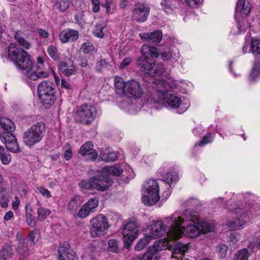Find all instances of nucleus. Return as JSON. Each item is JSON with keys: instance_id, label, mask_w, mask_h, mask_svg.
<instances>
[{"instance_id": "31", "label": "nucleus", "mask_w": 260, "mask_h": 260, "mask_svg": "<svg viewBox=\"0 0 260 260\" xmlns=\"http://www.w3.org/2000/svg\"><path fill=\"white\" fill-rule=\"evenodd\" d=\"M249 27V25L248 22L245 19H241L240 20H238L237 22V28L238 29V31H235L234 29H232L231 31V33L234 35H239L245 31Z\"/></svg>"}, {"instance_id": "30", "label": "nucleus", "mask_w": 260, "mask_h": 260, "mask_svg": "<svg viewBox=\"0 0 260 260\" xmlns=\"http://www.w3.org/2000/svg\"><path fill=\"white\" fill-rule=\"evenodd\" d=\"M72 250L68 243H63L60 244L58 249L59 259H66L67 256L69 255L68 254H69Z\"/></svg>"}, {"instance_id": "17", "label": "nucleus", "mask_w": 260, "mask_h": 260, "mask_svg": "<svg viewBox=\"0 0 260 260\" xmlns=\"http://www.w3.org/2000/svg\"><path fill=\"white\" fill-rule=\"evenodd\" d=\"M99 205V200L97 197H94L88 200L80 208L78 213V217L84 218L90 213L93 212Z\"/></svg>"}, {"instance_id": "36", "label": "nucleus", "mask_w": 260, "mask_h": 260, "mask_svg": "<svg viewBox=\"0 0 260 260\" xmlns=\"http://www.w3.org/2000/svg\"><path fill=\"white\" fill-rule=\"evenodd\" d=\"M47 51L49 56L53 60L57 61L60 59V53L56 46L53 45H49L47 49Z\"/></svg>"}, {"instance_id": "63", "label": "nucleus", "mask_w": 260, "mask_h": 260, "mask_svg": "<svg viewBox=\"0 0 260 260\" xmlns=\"http://www.w3.org/2000/svg\"><path fill=\"white\" fill-rule=\"evenodd\" d=\"M147 260H158V253L155 251L152 253H150L149 251H147Z\"/></svg>"}, {"instance_id": "22", "label": "nucleus", "mask_w": 260, "mask_h": 260, "mask_svg": "<svg viewBox=\"0 0 260 260\" xmlns=\"http://www.w3.org/2000/svg\"><path fill=\"white\" fill-rule=\"evenodd\" d=\"M188 249L187 244L178 243L175 244L173 249V254L174 257H176L177 260H189L188 258L184 257V254Z\"/></svg>"}, {"instance_id": "1", "label": "nucleus", "mask_w": 260, "mask_h": 260, "mask_svg": "<svg viewBox=\"0 0 260 260\" xmlns=\"http://www.w3.org/2000/svg\"><path fill=\"white\" fill-rule=\"evenodd\" d=\"M214 229L213 223L200 221L196 211L187 209L181 214L174 213L164 221H153L149 227L147 239L164 236L168 241H175L183 235L195 238Z\"/></svg>"}, {"instance_id": "34", "label": "nucleus", "mask_w": 260, "mask_h": 260, "mask_svg": "<svg viewBox=\"0 0 260 260\" xmlns=\"http://www.w3.org/2000/svg\"><path fill=\"white\" fill-rule=\"evenodd\" d=\"M260 75V61H255L250 73L249 80L250 82L255 81Z\"/></svg>"}, {"instance_id": "56", "label": "nucleus", "mask_w": 260, "mask_h": 260, "mask_svg": "<svg viewBox=\"0 0 260 260\" xmlns=\"http://www.w3.org/2000/svg\"><path fill=\"white\" fill-rule=\"evenodd\" d=\"M37 189L43 197L46 198H50L51 197V192L44 187L38 186H37Z\"/></svg>"}, {"instance_id": "55", "label": "nucleus", "mask_w": 260, "mask_h": 260, "mask_svg": "<svg viewBox=\"0 0 260 260\" xmlns=\"http://www.w3.org/2000/svg\"><path fill=\"white\" fill-rule=\"evenodd\" d=\"M228 247L223 244H220L217 246V251L219 252L221 257L226 256Z\"/></svg>"}, {"instance_id": "60", "label": "nucleus", "mask_w": 260, "mask_h": 260, "mask_svg": "<svg viewBox=\"0 0 260 260\" xmlns=\"http://www.w3.org/2000/svg\"><path fill=\"white\" fill-rule=\"evenodd\" d=\"M185 2L190 7L196 8L201 4V0H185Z\"/></svg>"}, {"instance_id": "9", "label": "nucleus", "mask_w": 260, "mask_h": 260, "mask_svg": "<svg viewBox=\"0 0 260 260\" xmlns=\"http://www.w3.org/2000/svg\"><path fill=\"white\" fill-rule=\"evenodd\" d=\"M157 47L147 46V54L152 58H157L159 56L164 60L177 61L180 57L178 50H171L168 47H162L161 46Z\"/></svg>"}, {"instance_id": "20", "label": "nucleus", "mask_w": 260, "mask_h": 260, "mask_svg": "<svg viewBox=\"0 0 260 260\" xmlns=\"http://www.w3.org/2000/svg\"><path fill=\"white\" fill-rule=\"evenodd\" d=\"M93 147V144L91 142H87L81 146L79 153L84 156L87 155L90 160H94L97 157L98 153Z\"/></svg>"}, {"instance_id": "5", "label": "nucleus", "mask_w": 260, "mask_h": 260, "mask_svg": "<svg viewBox=\"0 0 260 260\" xmlns=\"http://www.w3.org/2000/svg\"><path fill=\"white\" fill-rule=\"evenodd\" d=\"M8 57L13 61L18 68L22 70L29 69L32 63L27 53L17 47V45L11 43L8 47Z\"/></svg>"}, {"instance_id": "8", "label": "nucleus", "mask_w": 260, "mask_h": 260, "mask_svg": "<svg viewBox=\"0 0 260 260\" xmlns=\"http://www.w3.org/2000/svg\"><path fill=\"white\" fill-rule=\"evenodd\" d=\"M46 129L44 123L37 122L32 124L23 135V142L29 147L39 143L44 137Z\"/></svg>"}, {"instance_id": "43", "label": "nucleus", "mask_w": 260, "mask_h": 260, "mask_svg": "<svg viewBox=\"0 0 260 260\" xmlns=\"http://www.w3.org/2000/svg\"><path fill=\"white\" fill-rule=\"evenodd\" d=\"M250 254L247 249L243 248L237 252L234 257V260H248Z\"/></svg>"}, {"instance_id": "41", "label": "nucleus", "mask_w": 260, "mask_h": 260, "mask_svg": "<svg viewBox=\"0 0 260 260\" xmlns=\"http://www.w3.org/2000/svg\"><path fill=\"white\" fill-rule=\"evenodd\" d=\"M51 214V211L48 208L40 207L37 209L38 219L44 220Z\"/></svg>"}, {"instance_id": "24", "label": "nucleus", "mask_w": 260, "mask_h": 260, "mask_svg": "<svg viewBox=\"0 0 260 260\" xmlns=\"http://www.w3.org/2000/svg\"><path fill=\"white\" fill-rule=\"evenodd\" d=\"M164 71L161 64H156L154 62H149L147 60V76H159Z\"/></svg>"}, {"instance_id": "4", "label": "nucleus", "mask_w": 260, "mask_h": 260, "mask_svg": "<svg viewBox=\"0 0 260 260\" xmlns=\"http://www.w3.org/2000/svg\"><path fill=\"white\" fill-rule=\"evenodd\" d=\"M114 85L116 94L121 97L136 99L141 97L143 93L139 83L134 80L125 82L122 78L116 76L114 79Z\"/></svg>"}, {"instance_id": "7", "label": "nucleus", "mask_w": 260, "mask_h": 260, "mask_svg": "<svg viewBox=\"0 0 260 260\" xmlns=\"http://www.w3.org/2000/svg\"><path fill=\"white\" fill-rule=\"evenodd\" d=\"M55 88L50 81H43L38 86V95L42 103L46 108L53 104L56 100Z\"/></svg>"}, {"instance_id": "48", "label": "nucleus", "mask_w": 260, "mask_h": 260, "mask_svg": "<svg viewBox=\"0 0 260 260\" xmlns=\"http://www.w3.org/2000/svg\"><path fill=\"white\" fill-rule=\"evenodd\" d=\"M104 6L106 8L107 13H113L116 10V5L114 0H106V3Z\"/></svg>"}, {"instance_id": "54", "label": "nucleus", "mask_w": 260, "mask_h": 260, "mask_svg": "<svg viewBox=\"0 0 260 260\" xmlns=\"http://www.w3.org/2000/svg\"><path fill=\"white\" fill-rule=\"evenodd\" d=\"M25 212L27 223L30 227H35L36 225V221L35 219L32 217L31 213L30 212H28L27 207H26Z\"/></svg>"}, {"instance_id": "18", "label": "nucleus", "mask_w": 260, "mask_h": 260, "mask_svg": "<svg viewBox=\"0 0 260 260\" xmlns=\"http://www.w3.org/2000/svg\"><path fill=\"white\" fill-rule=\"evenodd\" d=\"M251 9V4L245 0H238L236 8L235 18H244L250 13Z\"/></svg>"}, {"instance_id": "16", "label": "nucleus", "mask_w": 260, "mask_h": 260, "mask_svg": "<svg viewBox=\"0 0 260 260\" xmlns=\"http://www.w3.org/2000/svg\"><path fill=\"white\" fill-rule=\"evenodd\" d=\"M0 139L10 151L17 153L20 151L17 139L12 133H2L0 134Z\"/></svg>"}, {"instance_id": "21", "label": "nucleus", "mask_w": 260, "mask_h": 260, "mask_svg": "<svg viewBox=\"0 0 260 260\" xmlns=\"http://www.w3.org/2000/svg\"><path fill=\"white\" fill-rule=\"evenodd\" d=\"M136 66L139 71L146 74V45H143L140 51V55L137 57Z\"/></svg>"}, {"instance_id": "49", "label": "nucleus", "mask_w": 260, "mask_h": 260, "mask_svg": "<svg viewBox=\"0 0 260 260\" xmlns=\"http://www.w3.org/2000/svg\"><path fill=\"white\" fill-rule=\"evenodd\" d=\"M64 157L66 160H69L73 157V153L71 146L69 144H66L63 146Z\"/></svg>"}, {"instance_id": "44", "label": "nucleus", "mask_w": 260, "mask_h": 260, "mask_svg": "<svg viewBox=\"0 0 260 260\" xmlns=\"http://www.w3.org/2000/svg\"><path fill=\"white\" fill-rule=\"evenodd\" d=\"M71 4V0H59L56 3V6L59 11L64 12L69 8Z\"/></svg>"}, {"instance_id": "40", "label": "nucleus", "mask_w": 260, "mask_h": 260, "mask_svg": "<svg viewBox=\"0 0 260 260\" xmlns=\"http://www.w3.org/2000/svg\"><path fill=\"white\" fill-rule=\"evenodd\" d=\"M112 66L105 59H102L97 62L95 69L98 72H102L104 71L111 69Z\"/></svg>"}, {"instance_id": "14", "label": "nucleus", "mask_w": 260, "mask_h": 260, "mask_svg": "<svg viewBox=\"0 0 260 260\" xmlns=\"http://www.w3.org/2000/svg\"><path fill=\"white\" fill-rule=\"evenodd\" d=\"M157 174L158 176L161 177L162 180L168 184L170 187L179 179L177 172L174 171L169 164L167 163L162 165L157 170Z\"/></svg>"}, {"instance_id": "59", "label": "nucleus", "mask_w": 260, "mask_h": 260, "mask_svg": "<svg viewBox=\"0 0 260 260\" xmlns=\"http://www.w3.org/2000/svg\"><path fill=\"white\" fill-rule=\"evenodd\" d=\"M132 59L130 57H125L120 62L119 67L121 69H125L127 67L131 62Z\"/></svg>"}, {"instance_id": "45", "label": "nucleus", "mask_w": 260, "mask_h": 260, "mask_svg": "<svg viewBox=\"0 0 260 260\" xmlns=\"http://www.w3.org/2000/svg\"><path fill=\"white\" fill-rule=\"evenodd\" d=\"M120 106L122 109H125L131 114H134L137 112L135 105L133 104L129 103L128 101H123L120 104Z\"/></svg>"}, {"instance_id": "62", "label": "nucleus", "mask_w": 260, "mask_h": 260, "mask_svg": "<svg viewBox=\"0 0 260 260\" xmlns=\"http://www.w3.org/2000/svg\"><path fill=\"white\" fill-rule=\"evenodd\" d=\"M128 176H126L125 177V182H128L130 180L132 179L135 177V174L133 170L129 167L127 166Z\"/></svg>"}, {"instance_id": "57", "label": "nucleus", "mask_w": 260, "mask_h": 260, "mask_svg": "<svg viewBox=\"0 0 260 260\" xmlns=\"http://www.w3.org/2000/svg\"><path fill=\"white\" fill-rule=\"evenodd\" d=\"M9 197L6 194L0 196V206L2 208H6L8 206Z\"/></svg>"}, {"instance_id": "51", "label": "nucleus", "mask_w": 260, "mask_h": 260, "mask_svg": "<svg viewBox=\"0 0 260 260\" xmlns=\"http://www.w3.org/2000/svg\"><path fill=\"white\" fill-rule=\"evenodd\" d=\"M81 49L84 53L86 54H93L95 52L94 46L89 43L84 44L81 47Z\"/></svg>"}, {"instance_id": "64", "label": "nucleus", "mask_w": 260, "mask_h": 260, "mask_svg": "<svg viewBox=\"0 0 260 260\" xmlns=\"http://www.w3.org/2000/svg\"><path fill=\"white\" fill-rule=\"evenodd\" d=\"M20 200L17 196H15L12 203V207L14 210H17L20 205Z\"/></svg>"}, {"instance_id": "37", "label": "nucleus", "mask_w": 260, "mask_h": 260, "mask_svg": "<svg viewBox=\"0 0 260 260\" xmlns=\"http://www.w3.org/2000/svg\"><path fill=\"white\" fill-rule=\"evenodd\" d=\"M100 156L104 161H113L116 160L117 156L115 152L106 150L105 152H101Z\"/></svg>"}, {"instance_id": "58", "label": "nucleus", "mask_w": 260, "mask_h": 260, "mask_svg": "<svg viewBox=\"0 0 260 260\" xmlns=\"http://www.w3.org/2000/svg\"><path fill=\"white\" fill-rule=\"evenodd\" d=\"M83 16L84 14L83 12H79L75 15V20L77 23L81 26H83L85 23Z\"/></svg>"}, {"instance_id": "6", "label": "nucleus", "mask_w": 260, "mask_h": 260, "mask_svg": "<svg viewBox=\"0 0 260 260\" xmlns=\"http://www.w3.org/2000/svg\"><path fill=\"white\" fill-rule=\"evenodd\" d=\"M113 181L105 174H100L93 176L86 180H82L79 183L80 187L85 189H96L99 191L107 190L112 184Z\"/></svg>"}, {"instance_id": "61", "label": "nucleus", "mask_w": 260, "mask_h": 260, "mask_svg": "<svg viewBox=\"0 0 260 260\" xmlns=\"http://www.w3.org/2000/svg\"><path fill=\"white\" fill-rule=\"evenodd\" d=\"M171 193L172 189L171 188V187L169 186V187L167 188L166 191H164L162 192V199L161 200V201L163 202L166 201L170 196Z\"/></svg>"}, {"instance_id": "11", "label": "nucleus", "mask_w": 260, "mask_h": 260, "mask_svg": "<svg viewBox=\"0 0 260 260\" xmlns=\"http://www.w3.org/2000/svg\"><path fill=\"white\" fill-rule=\"evenodd\" d=\"M37 65L32 69V66L27 70L26 75L28 79L32 80H37L39 78H45L48 76L49 71H52V70L49 67V64L45 63L43 58L41 57H38L37 59Z\"/></svg>"}, {"instance_id": "3", "label": "nucleus", "mask_w": 260, "mask_h": 260, "mask_svg": "<svg viewBox=\"0 0 260 260\" xmlns=\"http://www.w3.org/2000/svg\"><path fill=\"white\" fill-rule=\"evenodd\" d=\"M246 206L244 210L241 208H236L232 214L235 217L230 220L227 225L232 230L243 228L249 219L260 213V198L255 195L247 193L246 196Z\"/></svg>"}, {"instance_id": "46", "label": "nucleus", "mask_w": 260, "mask_h": 260, "mask_svg": "<svg viewBox=\"0 0 260 260\" xmlns=\"http://www.w3.org/2000/svg\"><path fill=\"white\" fill-rule=\"evenodd\" d=\"M161 6L164 11L167 13H171L174 7L171 0H162Z\"/></svg>"}, {"instance_id": "35", "label": "nucleus", "mask_w": 260, "mask_h": 260, "mask_svg": "<svg viewBox=\"0 0 260 260\" xmlns=\"http://www.w3.org/2000/svg\"><path fill=\"white\" fill-rule=\"evenodd\" d=\"M162 38V34L160 30L147 33V41L159 43Z\"/></svg>"}, {"instance_id": "27", "label": "nucleus", "mask_w": 260, "mask_h": 260, "mask_svg": "<svg viewBox=\"0 0 260 260\" xmlns=\"http://www.w3.org/2000/svg\"><path fill=\"white\" fill-rule=\"evenodd\" d=\"M0 125L4 130L8 132L7 133H11L15 130V125L10 119L0 117Z\"/></svg>"}, {"instance_id": "26", "label": "nucleus", "mask_w": 260, "mask_h": 260, "mask_svg": "<svg viewBox=\"0 0 260 260\" xmlns=\"http://www.w3.org/2000/svg\"><path fill=\"white\" fill-rule=\"evenodd\" d=\"M122 172V169L118 165L106 167L102 169V174H105L108 177L110 176H118Z\"/></svg>"}, {"instance_id": "15", "label": "nucleus", "mask_w": 260, "mask_h": 260, "mask_svg": "<svg viewBox=\"0 0 260 260\" xmlns=\"http://www.w3.org/2000/svg\"><path fill=\"white\" fill-rule=\"evenodd\" d=\"M138 226L136 222H129L123 229V242L125 247L128 249L138 234Z\"/></svg>"}, {"instance_id": "25", "label": "nucleus", "mask_w": 260, "mask_h": 260, "mask_svg": "<svg viewBox=\"0 0 260 260\" xmlns=\"http://www.w3.org/2000/svg\"><path fill=\"white\" fill-rule=\"evenodd\" d=\"M17 238L18 240V245L16 249V252L23 257L29 255V251L28 248L25 245V239L21 238V234H17Z\"/></svg>"}, {"instance_id": "23", "label": "nucleus", "mask_w": 260, "mask_h": 260, "mask_svg": "<svg viewBox=\"0 0 260 260\" xmlns=\"http://www.w3.org/2000/svg\"><path fill=\"white\" fill-rule=\"evenodd\" d=\"M146 14L145 6L139 3L136 5L133 10V18L137 21L144 22L146 20Z\"/></svg>"}, {"instance_id": "38", "label": "nucleus", "mask_w": 260, "mask_h": 260, "mask_svg": "<svg viewBox=\"0 0 260 260\" xmlns=\"http://www.w3.org/2000/svg\"><path fill=\"white\" fill-rule=\"evenodd\" d=\"M251 52L253 54H260V38L253 37L251 40Z\"/></svg>"}, {"instance_id": "42", "label": "nucleus", "mask_w": 260, "mask_h": 260, "mask_svg": "<svg viewBox=\"0 0 260 260\" xmlns=\"http://www.w3.org/2000/svg\"><path fill=\"white\" fill-rule=\"evenodd\" d=\"M106 25L103 23H98L96 24L93 30V35L94 37L102 39L104 37L103 29L105 28Z\"/></svg>"}, {"instance_id": "33", "label": "nucleus", "mask_w": 260, "mask_h": 260, "mask_svg": "<svg viewBox=\"0 0 260 260\" xmlns=\"http://www.w3.org/2000/svg\"><path fill=\"white\" fill-rule=\"evenodd\" d=\"M13 250L10 246L3 247L0 250V259L9 260L13 255Z\"/></svg>"}, {"instance_id": "12", "label": "nucleus", "mask_w": 260, "mask_h": 260, "mask_svg": "<svg viewBox=\"0 0 260 260\" xmlns=\"http://www.w3.org/2000/svg\"><path fill=\"white\" fill-rule=\"evenodd\" d=\"M91 226L89 232L92 237H100L106 234V231L109 228L107 218L104 215L100 214L91 221Z\"/></svg>"}, {"instance_id": "28", "label": "nucleus", "mask_w": 260, "mask_h": 260, "mask_svg": "<svg viewBox=\"0 0 260 260\" xmlns=\"http://www.w3.org/2000/svg\"><path fill=\"white\" fill-rule=\"evenodd\" d=\"M81 201L80 197L74 196L68 202L67 208L70 212L76 211L77 209L81 206Z\"/></svg>"}, {"instance_id": "2", "label": "nucleus", "mask_w": 260, "mask_h": 260, "mask_svg": "<svg viewBox=\"0 0 260 260\" xmlns=\"http://www.w3.org/2000/svg\"><path fill=\"white\" fill-rule=\"evenodd\" d=\"M154 83L156 86L158 95L165 106L173 109H178L177 112L179 114L186 110L189 105L187 103H182L181 98L172 90L177 88L176 82L172 80L168 81L156 80Z\"/></svg>"}, {"instance_id": "47", "label": "nucleus", "mask_w": 260, "mask_h": 260, "mask_svg": "<svg viewBox=\"0 0 260 260\" xmlns=\"http://www.w3.org/2000/svg\"><path fill=\"white\" fill-rule=\"evenodd\" d=\"M108 250L109 251L118 253L119 251L117 241L114 239L110 240L108 242Z\"/></svg>"}, {"instance_id": "50", "label": "nucleus", "mask_w": 260, "mask_h": 260, "mask_svg": "<svg viewBox=\"0 0 260 260\" xmlns=\"http://www.w3.org/2000/svg\"><path fill=\"white\" fill-rule=\"evenodd\" d=\"M213 138V135L211 133H209L207 135L203 137V139L199 142V145L200 146H203L205 145L211 143Z\"/></svg>"}, {"instance_id": "29", "label": "nucleus", "mask_w": 260, "mask_h": 260, "mask_svg": "<svg viewBox=\"0 0 260 260\" xmlns=\"http://www.w3.org/2000/svg\"><path fill=\"white\" fill-rule=\"evenodd\" d=\"M59 69L67 76H70L75 74L76 67L72 63L69 64L65 62H61L59 64Z\"/></svg>"}, {"instance_id": "52", "label": "nucleus", "mask_w": 260, "mask_h": 260, "mask_svg": "<svg viewBox=\"0 0 260 260\" xmlns=\"http://www.w3.org/2000/svg\"><path fill=\"white\" fill-rule=\"evenodd\" d=\"M0 158L2 162L4 165H6L9 164L12 159L11 154L8 152H5V151L4 152L2 153L0 155Z\"/></svg>"}, {"instance_id": "32", "label": "nucleus", "mask_w": 260, "mask_h": 260, "mask_svg": "<svg viewBox=\"0 0 260 260\" xmlns=\"http://www.w3.org/2000/svg\"><path fill=\"white\" fill-rule=\"evenodd\" d=\"M14 39L19 46L23 47L24 49L27 50L30 48V43L24 38L20 32L17 31L15 32Z\"/></svg>"}, {"instance_id": "53", "label": "nucleus", "mask_w": 260, "mask_h": 260, "mask_svg": "<svg viewBox=\"0 0 260 260\" xmlns=\"http://www.w3.org/2000/svg\"><path fill=\"white\" fill-rule=\"evenodd\" d=\"M146 246V237L140 239L135 246V250L140 251L144 249Z\"/></svg>"}, {"instance_id": "19", "label": "nucleus", "mask_w": 260, "mask_h": 260, "mask_svg": "<svg viewBox=\"0 0 260 260\" xmlns=\"http://www.w3.org/2000/svg\"><path fill=\"white\" fill-rule=\"evenodd\" d=\"M78 31L71 28L62 30L59 35V39L62 43L75 42L78 40Z\"/></svg>"}, {"instance_id": "39", "label": "nucleus", "mask_w": 260, "mask_h": 260, "mask_svg": "<svg viewBox=\"0 0 260 260\" xmlns=\"http://www.w3.org/2000/svg\"><path fill=\"white\" fill-rule=\"evenodd\" d=\"M40 238V235L39 232L35 230L29 233L27 239L29 244L31 246L35 245L39 241Z\"/></svg>"}, {"instance_id": "13", "label": "nucleus", "mask_w": 260, "mask_h": 260, "mask_svg": "<svg viewBox=\"0 0 260 260\" xmlns=\"http://www.w3.org/2000/svg\"><path fill=\"white\" fill-rule=\"evenodd\" d=\"M159 186L157 180L147 181V206L156 205L160 201Z\"/></svg>"}, {"instance_id": "10", "label": "nucleus", "mask_w": 260, "mask_h": 260, "mask_svg": "<svg viewBox=\"0 0 260 260\" xmlns=\"http://www.w3.org/2000/svg\"><path fill=\"white\" fill-rule=\"evenodd\" d=\"M97 114L95 107L90 105H83L75 110V119L84 124H88L94 120Z\"/></svg>"}]
</instances>
